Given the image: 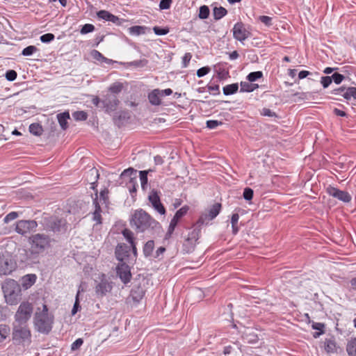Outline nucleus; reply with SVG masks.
I'll return each mask as SVG.
<instances>
[{"instance_id": "nucleus-15", "label": "nucleus", "mask_w": 356, "mask_h": 356, "mask_svg": "<svg viewBox=\"0 0 356 356\" xmlns=\"http://www.w3.org/2000/svg\"><path fill=\"white\" fill-rule=\"evenodd\" d=\"M148 200L152 204L154 209L160 214L164 215L165 213V209L161 202L160 197L156 191L152 190L148 196Z\"/></svg>"}, {"instance_id": "nucleus-34", "label": "nucleus", "mask_w": 356, "mask_h": 356, "mask_svg": "<svg viewBox=\"0 0 356 356\" xmlns=\"http://www.w3.org/2000/svg\"><path fill=\"white\" fill-rule=\"evenodd\" d=\"M29 131L37 136H41L43 131L42 127L38 123H32L29 126Z\"/></svg>"}, {"instance_id": "nucleus-27", "label": "nucleus", "mask_w": 356, "mask_h": 356, "mask_svg": "<svg viewBox=\"0 0 356 356\" xmlns=\"http://www.w3.org/2000/svg\"><path fill=\"white\" fill-rule=\"evenodd\" d=\"M259 87L258 84L252 83L250 81L241 82V92H252Z\"/></svg>"}, {"instance_id": "nucleus-59", "label": "nucleus", "mask_w": 356, "mask_h": 356, "mask_svg": "<svg viewBox=\"0 0 356 356\" xmlns=\"http://www.w3.org/2000/svg\"><path fill=\"white\" fill-rule=\"evenodd\" d=\"M172 0H161L159 8L161 10L168 9L170 7Z\"/></svg>"}, {"instance_id": "nucleus-46", "label": "nucleus", "mask_w": 356, "mask_h": 356, "mask_svg": "<svg viewBox=\"0 0 356 356\" xmlns=\"http://www.w3.org/2000/svg\"><path fill=\"white\" fill-rule=\"evenodd\" d=\"M122 235L124 236V237L127 239V241L130 244L135 243L134 238V234L131 230H129L128 229H124L122 231Z\"/></svg>"}, {"instance_id": "nucleus-24", "label": "nucleus", "mask_w": 356, "mask_h": 356, "mask_svg": "<svg viewBox=\"0 0 356 356\" xmlns=\"http://www.w3.org/2000/svg\"><path fill=\"white\" fill-rule=\"evenodd\" d=\"M161 91L159 89H154L148 95V99L151 104L158 106L161 104Z\"/></svg>"}, {"instance_id": "nucleus-61", "label": "nucleus", "mask_w": 356, "mask_h": 356, "mask_svg": "<svg viewBox=\"0 0 356 356\" xmlns=\"http://www.w3.org/2000/svg\"><path fill=\"white\" fill-rule=\"evenodd\" d=\"M332 81V80L331 76H323L321 78V83L324 88H327L330 85Z\"/></svg>"}, {"instance_id": "nucleus-10", "label": "nucleus", "mask_w": 356, "mask_h": 356, "mask_svg": "<svg viewBox=\"0 0 356 356\" xmlns=\"http://www.w3.org/2000/svg\"><path fill=\"white\" fill-rule=\"evenodd\" d=\"M38 223L35 220H19L17 222L15 231L21 235H26L36 229Z\"/></svg>"}, {"instance_id": "nucleus-21", "label": "nucleus", "mask_w": 356, "mask_h": 356, "mask_svg": "<svg viewBox=\"0 0 356 356\" xmlns=\"http://www.w3.org/2000/svg\"><path fill=\"white\" fill-rule=\"evenodd\" d=\"M97 15L99 19H102L108 22H111L114 24H118L120 22V19L117 16H115L107 10H99L97 12Z\"/></svg>"}, {"instance_id": "nucleus-48", "label": "nucleus", "mask_w": 356, "mask_h": 356, "mask_svg": "<svg viewBox=\"0 0 356 356\" xmlns=\"http://www.w3.org/2000/svg\"><path fill=\"white\" fill-rule=\"evenodd\" d=\"M153 31L156 35H164L169 33V29L168 27L161 28L159 26H154Z\"/></svg>"}, {"instance_id": "nucleus-58", "label": "nucleus", "mask_w": 356, "mask_h": 356, "mask_svg": "<svg viewBox=\"0 0 356 356\" xmlns=\"http://www.w3.org/2000/svg\"><path fill=\"white\" fill-rule=\"evenodd\" d=\"M211 69L209 67H202L197 70V76L198 77H202L207 74L210 72Z\"/></svg>"}, {"instance_id": "nucleus-38", "label": "nucleus", "mask_w": 356, "mask_h": 356, "mask_svg": "<svg viewBox=\"0 0 356 356\" xmlns=\"http://www.w3.org/2000/svg\"><path fill=\"white\" fill-rule=\"evenodd\" d=\"M94 204H95V211L93 213V219L94 220L97 221L98 223H101V207H100V205L99 204L98 202H97V199L96 198L95 200H94Z\"/></svg>"}, {"instance_id": "nucleus-11", "label": "nucleus", "mask_w": 356, "mask_h": 356, "mask_svg": "<svg viewBox=\"0 0 356 356\" xmlns=\"http://www.w3.org/2000/svg\"><path fill=\"white\" fill-rule=\"evenodd\" d=\"M232 31L234 38L241 42H243L252 35L251 33L245 28V25L242 22L235 24Z\"/></svg>"}, {"instance_id": "nucleus-39", "label": "nucleus", "mask_w": 356, "mask_h": 356, "mask_svg": "<svg viewBox=\"0 0 356 356\" xmlns=\"http://www.w3.org/2000/svg\"><path fill=\"white\" fill-rule=\"evenodd\" d=\"M325 350L327 353H334L336 351V343L332 339H326L325 341Z\"/></svg>"}, {"instance_id": "nucleus-47", "label": "nucleus", "mask_w": 356, "mask_h": 356, "mask_svg": "<svg viewBox=\"0 0 356 356\" xmlns=\"http://www.w3.org/2000/svg\"><path fill=\"white\" fill-rule=\"evenodd\" d=\"M72 116L76 120H86L88 118L87 113L82 111L73 113Z\"/></svg>"}, {"instance_id": "nucleus-1", "label": "nucleus", "mask_w": 356, "mask_h": 356, "mask_svg": "<svg viewBox=\"0 0 356 356\" xmlns=\"http://www.w3.org/2000/svg\"><path fill=\"white\" fill-rule=\"evenodd\" d=\"M130 224L136 232H144L160 228L159 223L143 209L136 210L134 212Z\"/></svg>"}, {"instance_id": "nucleus-29", "label": "nucleus", "mask_w": 356, "mask_h": 356, "mask_svg": "<svg viewBox=\"0 0 356 356\" xmlns=\"http://www.w3.org/2000/svg\"><path fill=\"white\" fill-rule=\"evenodd\" d=\"M154 170L149 169L148 170H141L139 172L140 179L141 183V187L143 190L145 189L146 186L147 185V175L149 172H154Z\"/></svg>"}, {"instance_id": "nucleus-53", "label": "nucleus", "mask_w": 356, "mask_h": 356, "mask_svg": "<svg viewBox=\"0 0 356 356\" xmlns=\"http://www.w3.org/2000/svg\"><path fill=\"white\" fill-rule=\"evenodd\" d=\"M91 56L96 60L102 63V60L104 59V56L97 50L93 49L90 52Z\"/></svg>"}, {"instance_id": "nucleus-16", "label": "nucleus", "mask_w": 356, "mask_h": 356, "mask_svg": "<svg viewBox=\"0 0 356 356\" xmlns=\"http://www.w3.org/2000/svg\"><path fill=\"white\" fill-rule=\"evenodd\" d=\"M145 293V291L141 286L134 285L127 298V301L129 302L132 301L134 303L137 304L142 300Z\"/></svg>"}, {"instance_id": "nucleus-37", "label": "nucleus", "mask_w": 356, "mask_h": 356, "mask_svg": "<svg viewBox=\"0 0 356 356\" xmlns=\"http://www.w3.org/2000/svg\"><path fill=\"white\" fill-rule=\"evenodd\" d=\"M10 333V328L6 325H0V342L4 341Z\"/></svg>"}, {"instance_id": "nucleus-51", "label": "nucleus", "mask_w": 356, "mask_h": 356, "mask_svg": "<svg viewBox=\"0 0 356 356\" xmlns=\"http://www.w3.org/2000/svg\"><path fill=\"white\" fill-rule=\"evenodd\" d=\"M55 36L53 33H46L40 36V39L43 43H48L54 40Z\"/></svg>"}, {"instance_id": "nucleus-42", "label": "nucleus", "mask_w": 356, "mask_h": 356, "mask_svg": "<svg viewBox=\"0 0 356 356\" xmlns=\"http://www.w3.org/2000/svg\"><path fill=\"white\" fill-rule=\"evenodd\" d=\"M210 10L207 6H202L200 7V11L198 17L200 19H207L209 16Z\"/></svg>"}, {"instance_id": "nucleus-8", "label": "nucleus", "mask_w": 356, "mask_h": 356, "mask_svg": "<svg viewBox=\"0 0 356 356\" xmlns=\"http://www.w3.org/2000/svg\"><path fill=\"white\" fill-rule=\"evenodd\" d=\"M221 209V204L216 203L212 207H211L208 211L204 213H202L198 220L197 221V224L198 227H201L204 224H207L210 220L215 218L218 213H220Z\"/></svg>"}, {"instance_id": "nucleus-9", "label": "nucleus", "mask_w": 356, "mask_h": 356, "mask_svg": "<svg viewBox=\"0 0 356 356\" xmlns=\"http://www.w3.org/2000/svg\"><path fill=\"white\" fill-rule=\"evenodd\" d=\"M16 268L15 262L9 256L0 254V275L11 273Z\"/></svg>"}, {"instance_id": "nucleus-44", "label": "nucleus", "mask_w": 356, "mask_h": 356, "mask_svg": "<svg viewBox=\"0 0 356 356\" xmlns=\"http://www.w3.org/2000/svg\"><path fill=\"white\" fill-rule=\"evenodd\" d=\"M38 51V49L35 46L30 45L22 50V54L25 56H29L33 55L35 52Z\"/></svg>"}, {"instance_id": "nucleus-49", "label": "nucleus", "mask_w": 356, "mask_h": 356, "mask_svg": "<svg viewBox=\"0 0 356 356\" xmlns=\"http://www.w3.org/2000/svg\"><path fill=\"white\" fill-rule=\"evenodd\" d=\"M254 191L250 188H245L243 191V197L245 200L250 201L253 197Z\"/></svg>"}, {"instance_id": "nucleus-6", "label": "nucleus", "mask_w": 356, "mask_h": 356, "mask_svg": "<svg viewBox=\"0 0 356 356\" xmlns=\"http://www.w3.org/2000/svg\"><path fill=\"white\" fill-rule=\"evenodd\" d=\"M32 253L40 254L50 246L51 238L44 234H35L29 238Z\"/></svg>"}, {"instance_id": "nucleus-4", "label": "nucleus", "mask_w": 356, "mask_h": 356, "mask_svg": "<svg viewBox=\"0 0 356 356\" xmlns=\"http://www.w3.org/2000/svg\"><path fill=\"white\" fill-rule=\"evenodd\" d=\"M12 338L15 344H29L31 341V333L28 325L14 322L13 325Z\"/></svg>"}, {"instance_id": "nucleus-19", "label": "nucleus", "mask_w": 356, "mask_h": 356, "mask_svg": "<svg viewBox=\"0 0 356 356\" xmlns=\"http://www.w3.org/2000/svg\"><path fill=\"white\" fill-rule=\"evenodd\" d=\"M112 289L111 284L106 280H102L95 287V291L97 296H103L109 292Z\"/></svg>"}, {"instance_id": "nucleus-35", "label": "nucleus", "mask_w": 356, "mask_h": 356, "mask_svg": "<svg viewBox=\"0 0 356 356\" xmlns=\"http://www.w3.org/2000/svg\"><path fill=\"white\" fill-rule=\"evenodd\" d=\"M194 226L195 228L188 234V237L186 238H188V241H197L200 237L201 227H198L197 223Z\"/></svg>"}, {"instance_id": "nucleus-26", "label": "nucleus", "mask_w": 356, "mask_h": 356, "mask_svg": "<svg viewBox=\"0 0 356 356\" xmlns=\"http://www.w3.org/2000/svg\"><path fill=\"white\" fill-rule=\"evenodd\" d=\"M188 209L189 207L188 206L182 207L181 209L177 211L171 221L175 222V223L176 224H178L180 219L187 213Z\"/></svg>"}, {"instance_id": "nucleus-30", "label": "nucleus", "mask_w": 356, "mask_h": 356, "mask_svg": "<svg viewBox=\"0 0 356 356\" xmlns=\"http://www.w3.org/2000/svg\"><path fill=\"white\" fill-rule=\"evenodd\" d=\"M154 249V242L152 240H149L145 244L143 247V254L145 257H150L153 254V250Z\"/></svg>"}, {"instance_id": "nucleus-5", "label": "nucleus", "mask_w": 356, "mask_h": 356, "mask_svg": "<svg viewBox=\"0 0 356 356\" xmlns=\"http://www.w3.org/2000/svg\"><path fill=\"white\" fill-rule=\"evenodd\" d=\"M41 224L46 231L54 233H64L67 229L66 220L57 216H44Z\"/></svg>"}, {"instance_id": "nucleus-55", "label": "nucleus", "mask_w": 356, "mask_h": 356, "mask_svg": "<svg viewBox=\"0 0 356 356\" xmlns=\"http://www.w3.org/2000/svg\"><path fill=\"white\" fill-rule=\"evenodd\" d=\"M259 20L267 26L272 25V17H270L261 15L259 17Z\"/></svg>"}, {"instance_id": "nucleus-14", "label": "nucleus", "mask_w": 356, "mask_h": 356, "mask_svg": "<svg viewBox=\"0 0 356 356\" xmlns=\"http://www.w3.org/2000/svg\"><path fill=\"white\" fill-rule=\"evenodd\" d=\"M119 104V100L116 95L108 94L102 99V108L106 109L107 113L115 111Z\"/></svg>"}, {"instance_id": "nucleus-54", "label": "nucleus", "mask_w": 356, "mask_h": 356, "mask_svg": "<svg viewBox=\"0 0 356 356\" xmlns=\"http://www.w3.org/2000/svg\"><path fill=\"white\" fill-rule=\"evenodd\" d=\"M332 80L337 84H339L344 79V76L341 74L335 72L332 76Z\"/></svg>"}, {"instance_id": "nucleus-25", "label": "nucleus", "mask_w": 356, "mask_h": 356, "mask_svg": "<svg viewBox=\"0 0 356 356\" xmlns=\"http://www.w3.org/2000/svg\"><path fill=\"white\" fill-rule=\"evenodd\" d=\"M36 281V275L34 274H28L22 277V284L26 288L31 286Z\"/></svg>"}, {"instance_id": "nucleus-60", "label": "nucleus", "mask_w": 356, "mask_h": 356, "mask_svg": "<svg viewBox=\"0 0 356 356\" xmlns=\"http://www.w3.org/2000/svg\"><path fill=\"white\" fill-rule=\"evenodd\" d=\"M108 191L107 189H104L102 191L99 193V200L100 201H103V203L106 204L108 200Z\"/></svg>"}, {"instance_id": "nucleus-63", "label": "nucleus", "mask_w": 356, "mask_h": 356, "mask_svg": "<svg viewBox=\"0 0 356 356\" xmlns=\"http://www.w3.org/2000/svg\"><path fill=\"white\" fill-rule=\"evenodd\" d=\"M83 343V341L82 339H81V338L77 339L76 340H75L74 342L72 343V344L71 346V349L72 350H76L79 349L82 346Z\"/></svg>"}, {"instance_id": "nucleus-3", "label": "nucleus", "mask_w": 356, "mask_h": 356, "mask_svg": "<svg viewBox=\"0 0 356 356\" xmlns=\"http://www.w3.org/2000/svg\"><path fill=\"white\" fill-rule=\"evenodd\" d=\"M4 298L8 304L17 305L21 300L22 290L20 285L14 280L6 282L2 286Z\"/></svg>"}, {"instance_id": "nucleus-43", "label": "nucleus", "mask_w": 356, "mask_h": 356, "mask_svg": "<svg viewBox=\"0 0 356 356\" xmlns=\"http://www.w3.org/2000/svg\"><path fill=\"white\" fill-rule=\"evenodd\" d=\"M262 76H263V73L261 71L253 72H250L247 76V79L250 82H254V81H257V79L261 78Z\"/></svg>"}, {"instance_id": "nucleus-31", "label": "nucleus", "mask_w": 356, "mask_h": 356, "mask_svg": "<svg viewBox=\"0 0 356 356\" xmlns=\"http://www.w3.org/2000/svg\"><path fill=\"white\" fill-rule=\"evenodd\" d=\"M227 13V10L220 6V7H215L213 10V17L216 20H219L225 16Z\"/></svg>"}, {"instance_id": "nucleus-41", "label": "nucleus", "mask_w": 356, "mask_h": 356, "mask_svg": "<svg viewBox=\"0 0 356 356\" xmlns=\"http://www.w3.org/2000/svg\"><path fill=\"white\" fill-rule=\"evenodd\" d=\"M83 291V289H81V285H80L79 289L78 292H77L76 296L75 302H74L73 308L72 309V315H74L75 314H76V312L81 308V306L79 305V294H80L81 291Z\"/></svg>"}, {"instance_id": "nucleus-45", "label": "nucleus", "mask_w": 356, "mask_h": 356, "mask_svg": "<svg viewBox=\"0 0 356 356\" xmlns=\"http://www.w3.org/2000/svg\"><path fill=\"white\" fill-rule=\"evenodd\" d=\"M122 84L120 83H114L109 87V91L112 92V95L118 94L121 92L122 90Z\"/></svg>"}, {"instance_id": "nucleus-32", "label": "nucleus", "mask_w": 356, "mask_h": 356, "mask_svg": "<svg viewBox=\"0 0 356 356\" xmlns=\"http://www.w3.org/2000/svg\"><path fill=\"white\" fill-rule=\"evenodd\" d=\"M238 90V83H232L229 85H227L225 87H223V94L225 95H230L236 93Z\"/></svg>"}, {"instance_id": "nucleus-28", "label": "nucleus", "mask_w": 356, "mask_h": 356, "mask_svg": "<svg viewBox=\"0 0 356 356\" xmlns=\"http://www.w3.org/2000/svg\"><path fill=\"white\" fill-rule=\"evenodd\" d=\"M346 352L348 356H356V338L351 339L348 341Z\"/></svg>"}, {"instance_id": "nucleus-33", "label": "nucleus", "mask_w": 356, "mask_h": 356, "mask_svg": "<svg viewBox=\"0 0 356 356\" xmlns=\"http://www.w3.org/2000/svg\"><path fill=\"white\" fill-rule=\"evenodd\" d=\"M147 28L143 26H134L129 29V32L131 35H139L145 34Z\"/></svg>"}, {"instance_id": "nucleus-13", "label": "nucleus", "mask_w": 356, "mask_h": 356, "mask_svg": "<svg viewBox=\"0 0 356 356\" xmlns=\"http://www.w3.org/2000/svg\"><path fill=\"white\" fill-rule=\"evenodd\" d=\"M117 274L124 284H127L131 278V273L129 266L124 262L118 265L116 268Z\"/></svg>"}, {"instance_id": "nucleus-36", "label": "nucleus", "mask_w": 356, "mask_h": 356, "mask_svg": "<svg viewBox=\"0 0 356 356\" xmlns=\"http://www.w3.org/2000/svg\"><path fill=\"white\" fill-rule=\"evenodd\" d=\"M195 243L196 241H188V238H186L184 243H183V251L186 253L193 252L195 249Z\"/></svg>"}, {"instance_id": "nucleus-17", "label": "nucleus", "mask_w": 356, "mask_h": 356, "mask_svg": "<svg viewBox=\"0 0 356 356\" xmlns=\"http://www.w3.org/2000/svg\"><path fill=\"white\" fill-rule=\"evenodd\" d=\"M242 339L244 342L250 345H255L259 341L257 332L252 328H245L244 330L242 332Z\"/></svg>"}, {"instance_id": "nucleus-52", "label": "nucleus", "mask_w": 356, "mask_h": 356, "mask_svg": "<svg viewBox=\"0 0 356 356\" xmlns=\"http://www.w3.org/2000/svg\"><path fill=\"white\" fill-rule=\"evenodd\" d=\"M17 72L13 70H8L6 72V75H5L6 79L10 81H13L15 80L17 78Z\"/></svg>"}, {"instance_id": "nucleus-12", "label": "nucleus", "mask_w": 356, "mask_h": 356, "mask_svg": "<svg viewBox=\"0 0 356 356\" xmlns=\"http://www.w3.org/2000/svg\"><path fill=\"white\" fill-rule=\"evenodd\" d=\"M327 193L333 197L343 202H349L351 200V195L346 191H341L337 188L329 186L327 188Z\"/></svg>"}, {"instance_id": "nucleus-56", "label": "nucleus", "mask_w": 356, "mask_h": 356, "mask_svg": "<svg viewBox=\"0 0 356 356\" xmlns=\"http://www.w3.org/2000/svg\"><path fill=\"white\" fill-rule=\"evenodd\" d=\"M17 217H18V213L15 212V211H12L5 216L3 221L5 223H8V222H10L11 220L16 219Z\"/></svg>"}, {"instance_id": "nucleus-50", "label": "nucleus", "mask_w": 356, "mask_h": 356, "mask_svg": "<svg viewBox=\"0 0 356 356\" xmlns=\"http://www.w3.org/2000/svg\"><path fill=\"white\" fill-rule=\"evenodd\" d=\"M95 30V26L90 24H84L81 29L80 33L81 34H87L92 32Z\"/></svg>"}, {"instance_id": "nucleus-40", "label": "nucleus", "mask_w": 356, "mask_h": 356, "mask_svg": "<svg viewBox=\"0 0 356 356\" xmlns=\"http://www.w3.org/2000/svg\"><path fill=\"white\" fill-rule=\"evenodd\" d=\"M148 63V60L147 59H141L138 60H134L132 62L127 63V66H133L134 67H144Z\"/></svg>"}, {"instance_id": "nucleus-23", "label": "nucleus", "mask_w": 356, "mask_h": 356, "mask_svg": "<svg viewBox=\"0 0 356 356\" xmlns=\"http://www.w3.org/2000/svg\"><path fill=\"white\" fill-rule=\"evenodd\" d=\"M120 176L123 179L126 177L129 178L130 183H136L137 179V170L132 168H129L124 170Z\"/></svg>"}, {"instance_id": "nucleus-57", "label": "nucleus", "mask_w": 356, "mask_h": 356, "mask_svg": "<svg viewBox=\"0 0 356 356\" xmlns=\"http://www.w3.org/2000/svg\"><path fill=\"white\" fill-rule=\"evenodd\" d=\"M222 124L221 121L218 120H207V127L209 129H213L216 128L218 126Z\"/></svg>"}, {"instance_id": "nucleus-22", "label": "nucleus", "mask_w": 356, "mask_h": 356, "mask_svg": "<svg viewBox=\"0 0 356 356\" xmlns=\"http://www.w3.org/2000/svg\"><path fill=\"white\" fill-rule=\"evenodd\" d=\"M70 118V113L68 111H65L57 115L58 123L63 130H66L68 128L67 120Z\"/></svg>"}, {"instance_id": "nucleus-20", "label": "nucleus", "mask_w": 356, "mask_h": 356, "mask_svg": "<svg viewBox=\"0 0 356 356\" xmlns=\"http://www.w3.org/2000/svg\"><path fill=\"white\" fill-rule=\"evenodd\" d=\"M129 247L125 244L119 245L115 250V255L118 260L123 262L124 258L129 256Z\"/></svg>"}, {"instance_id": "nucleus-7", "label": "nucleus", "mask_w": 356, "mask_h": 356, "mask_svg": "<svg viewBox=\"0 0 356 356\" xmlns=\"http://www.w3.org/2000/svg\"><path fill=\"white\" fill-rule=\"evenodd\" d=\"M33 310V307L31 303L27 301L22 302L15 313L14 322L27 324L31 317Z\"/></svg>"}, {"instance_id": "nucleus-2", "label": "nucleus", "mask_w": 356, "mask_h": 356, "mask_svg": "<svg viewBox=\"0 0 356 356\" xmlns=\"http://www.w3.org/2000/svg\"><path fill=\"white\" fill-rule=\"evenodd\" d=\"M35 330L43 334H48L52 329L54 316L48 313V307L46 305H42V311H37L33 318Z\"/></svg>"}, {"instance_id": "nucleus-62", "label": "nucleus", "mask_w": 356, "mask_h": 356, "mask_svg": "<svg viewBox=\"0 0 356 356\" xmlns=\"http://www.w3.org/2000/svg\"><path fill=\"white\" fill-rule=\"evenodd\" d=\"M177 225V224L175 223V222H172L170 221V225L168 227V232L165 234V238H170L172 235V234L173 233L176 226Z\"/></svg>"}, {"instance_id": "nucleus-64", "label": "nucleus", "mask_w": 356, "mask_h": 356, "mask_svg": "<svg viewBox=\"0 0 356 356\" xmlns=\"http://www.w3.org/2000/svg\"><path fill=\"white\" fill-rule=\"evenodd\" d=\"M353 88L354 87H349L348 88H346V92H343V94L342 95L343 97L346 99H350L351 97H353Z\"/></svg>"}, {"instance_id": "nucleus-18", "label": "nucleus", "mask_w": 356, "mask_h": 356, "mask_svg": "<svg viewBox=\"0 0 356 356\" xmlns=\"http://www.w3.org/2000/svg\"><path fill=\"white\" fill-rule=\"evenodd\" d=\"M130 118V114L128 111H121L116 112L113 115L114 123L118 126H122Z\"/></svg>"}]
</instances>
